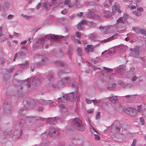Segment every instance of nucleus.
Here are the masks:
<instances>
[{
	"label": "nucleus",
	"instance_id": "35",
	"mask_svg": "<svg viewBox=\"0 0 146 146\" xmlns=\"http://www.w3.org/2000/svg\"><path fill=\"white\" fill-rule=\"evenodd\" d=\"M88 21L84 19H82L79 23H81L82 25H87V23H88Z\"/></svg>",
	"mask_w": 146,
	"mask_h": 146
},
{
	"label": "nucleus",
	"instance_id": "16",
	"mask_svg": "<svg viewBox=\"0 0 146 146\" xmlns=\"http://www.w3.org/2000/svg\"><path fill=\"white\" fill-rule=\"evenodd\" d=\"M60 100H58V99H54L53 100H46V105H47L48 104H51L52 105H54V103L55 104H57L56 102H58Z\"/></svg>",
	"mask_w": 146,
	"mask_h": 146
},
{
	"label": "nucleus",
	"instance_id": "20",
	"mask_svg": "<svg viewBox=\"0 0 146 146\" xmlns=\"http://www.w3.org/2000/svg\"><path fill=\"white\" fill-rule=\"evenodd\" d=\"M90 131L91 133L92 134L95 133V132L96 133L98 134V132L94 128V127L92 126V125L90 123Z\"/></svg>",
	"mask_w": 146,
	"mask_h": 146
},
{
	"label": "nucleus",
	"instance_id": "2",
	"mask_svg": "<svg viewBox=\"0 0 146 146\" xmlns=\"http://www.w3.org/2000/svg\"><path fill=\"white\" fill-rule=\"evenodd\" d=\"M78 95L77 91L72 92L68 94V97L66 95H63L62 97L58 98V100L64 102H66L68 100L73 101L77 98Z\"/></svg>",
	"mask_w": 146,
	"mask_h": 146
},
{
	"label": "nucleus",
	"instance_id": "13",
	"mask_svg": "<svg viewBox=\"0 0 146 146\" xmlns=\"http://www.w3.org/2000/svg\"><path fill=\"white\" fill-rule=\"evenodd\" d=\"M116 11L119 13H121V12L120 10L119 6L117 3H115L114 6L112 7V13L114 14L116 13Z\"/></svg>",
	"mask_w": 146,
	"mask_h": 146
},
{
	"label": "nucleus",
	"instance_id": "34",
	"mask_svg": "<svg viewBox=\"0 0 146 146\" xmlns=\"http://www.w3.org/2000/svg\"><path fill=\"white\" fill-rule=\"evenodd\" d=\"M54 63L55 65L57 66H63L64 65V64L63 62L59 61H55Z\"/></svg>",
	"mask_w": 146,
	"mask_h": 146
},
{
	"label": "nucleus",
	"instance_id": "32",
	"mask_svg": "<svg viewBox=\"0 0 146 146\" xmlns=\"http://www.w3.org/2000/svg\"><path fill=\"white\" fill-rule=\"evenodd\" d=\"M94 14L93 12H90L86 14V16L88 18L93 19Z\"/></svg>",
	"mask_w": 146,
	"mask_h": 146
},
{
	"label": "nucleus",
	"instance_id": "48",
	"mask_svg": "<svg viewBox=\"0 0 146 146\" xmlns=\"http://www.w3.org/2000/svg\"><path fill=\"white\" fill-rule=\"evenodd\" d=\"M129 17V15L125 13L123 16V18L124 19L125 21H126L128 19Z\"/></svg>",
	"mask_w": 146,
	"mask_h": 146
},
{
	"label": "nucleus",
	"instance_id": "33",
	"mask_svg": "<svg viewBox=\"0 0 146 146\" xmlns=\"http://www.w3.org/2000/svg\"><path fill=\"white\" fill-rule=\"evenodd\" d=\"M124 21L122 17H120L117 20V23H122L123 24L124 23Z\"/></svg>",
	"mask_w": 146,
	"mask_h": 146
},
{
	"label": "nucleus",
	"instance_id": "27",
	"mask_svg": "<svg viewBox=\"0 0 146 146\" xmlns=\"http://www.w3.org/2000/svg\"><path fill=\"white\" fill-rule=\"evenodd\" d=\"M87 25L90 27H95L96 26V23L92 21H88Z\"/></svg>",
	"mask_w": 146,
	"mask_h": 146
},
{
	"label": "nucleus",
	"instance_id": "43",
	"mask_svg": "<svg viewBox=\"0 0 146 146\" xmlns=\"http://www.w3.org/2000/svg\"><path fill=\"white\" fill-rule=\"evenodd\" d=\"M110 13L109 11H104V17H108L110 15Z\"/></svg>",
	"mask_w": 146,
	"mask_h": 146
},
{
	"label": "nucleus",
	"instance_id": "30",
	"mask_svg": "<svg viewBox=\"0 0 146 146\" xmlns=\"http://www.w3.org/2000/svg\"><path fill=\"white\" fill-rule=\"evenodd\" d=\"M92 102L94 103V105L98 103H100L102 102V99L100 100H92Z\"/></svg>",
	"mask_w": 146,
	"mask_h": 146
},
{
	"label": "nucleus",
	"instance_id": "38",
	"mask_svg": "<svg viewBox=\"0 0 146 146\" xmlns=\"http://www.w3.org/2000/svg\"><path fill=\"white\" fill-rule=\"evenodd\" d=\"M139 33H141L142 35H144L146 36V31L144 29H140Z\"/></svg>",
	"mask_w": 146,
	"mask_h": 146
},
{
	"label": "nucleus",
	"instance_id": "36",
	"mask_svg": "<svg viewBox=\"0 0 146 146\" xmlns=\"http://www.w3.org/2000/svg\"><path fill=\"white\" fill-rule=\"evenodd\" d=\"M27 110L26 109L23 108L19 110V112L22 115L26 113Z\"/></svg>",
	"mask_w": 146,
	"mask_h": 146
},
{
	"label": "nucleus",
	"instance_id": "29",
	"mask_svg": "<svg viewBox=\"0 0 146 146\" xmlns=\"http://www.w3.org/2000/svg\"><path fill=\"white\" fill-rule=\"evenodd\" d=\"M37 101L40 104L46 105V100L42 99H39L37 100Z\"/></svg>",
	"mask_w": 146,
	"mask_h": 146
},
{
	"label": "nucleus",
	"instance_id": "7",
	"mask_svg": "<svg viewBox=\"0 0 146 146\" xmlns=\"http://www.w3.org/2000/svg\"><path fill=\"white\" fill-rule=\"evenodd\" d=\"M45 80L46 81L47 83L48 84L50 85L54 89L59 88L57 84H54V80L52 75L50 76L49 77L48 76L47 78H45Z\"/></svg>",
	"mask_w": 146,
	"mask_h": 146
},
{
	"label": "nucleus",
	"instance_id": "37",
	"mask_svg": "<svg viewBox=\"0 0 146 146\" xmlns=\"http://www.w3.org/2000/svg\"><path fill=\"white\" fill-rule=\"evenodd\" d=\"M84 26L81 23H79L78 24L77 27V29L79 31H81L82 29Z\"/></svg>",
	"mask_w": 146,
	"mask_h": 146
},
{
	"label": "nucleus",
	"instance_id": "63",
	"mask_svg": "<svg viewBox=\"0 0 146 146\" xmlns=\"http://www.w3.org/2000/svg\"><path fill=\"white\" fill-rule=\"evenodd\" d=\"M41 5V3L40 2L39 3H38V5H37L36 8V9L37 10H38L39 9Z\"/></svg>",
	"mask_w": 146,
	"mask_h": 146
},
{
	"label": "nucleus",
	"instance_id": "44",
	"mask_svg": "<svg viewBox=\"0 0 146 146\" xmlns=\"http://www.w3.org/2000/svg\"><path fill=\"white\" fill-rule=\"evenodd\" d=\"M103 69L107 72H109L110 71L112 72L113 71L112 69L108 68L106 67H103Z\"/></svg>",
	"mask_w": 146,
	"mask_h": 146
},
{
	"label": "nucleus",
	"instance_id": "39",
	"mask_svg": "<svg viewBox=\"0 0 146 146\" xmlns=\"http://www.w3.org/2000/svg\"><path fill=\"white\" fill-rule=\"evenodd\" d=\"M77 52H78V55L79 56H81L82 54V49L80 48H77Z\"/></svg>",
	"mask_w": 146,
	"mask_h": 146
},
{
	"label": "nucleus",
	"instance_id": "18",
	"mask_svg": "<svg viewBox=\"0 0 146 146\" xmlns=\"http://www.w3.org/2000/svg\"><path fill=\"white\" fill-rule=\"evenodd\" d=\"M109 99L110 98V101L113 103L115 104L117 103L118 102V98L116 96H112L108 98Z\"/></svg>",
	"mask_w": 146,
	"mask_h": 146
},
{
	"label": "nucleus",
	"instance_id": "9",
	"mask_svg": "<svg viewBox=\"0 0 146 146\" xmlns=\"http://www.w3.org/2000/svg\"><path fill=\"white\" fill-rule=\"evenodd\" d=\"M130 50L131 51V54L133 57L137 58L140 54L139 50L137 47H135L134 48H130Z\"/></svg>",
	"mask_w": 146,
	"mask_h": 146
},
{
	"label": "nucleus",
	"instance_id": "23",
	"mask_svg": "<svg viewBox=\"0 0 146 146\" xmlns=\"http://www.w3.org/2000/svg\"><path fill=\"white\" fill-rule=\"evenodd\" d=\"M2 36H3V38H0V40L1 42L6 40L7 39V38L6 37L5 35L4 34H2L1 33H0V37Z\"/></svg>",
	"mask_w": 146,
	"mask_h": 146
},
{
	"label": "nucleus",
	"instance_id": "45",
	"mask_svg": "<svg viewBox=\"0 0 146 146\" xmlns=\"http://www.w3.org/2000/svg\"><path fill=\"white\" fill-rule=\"evenodd\" d=\"M100 18V16L94 13L93 19H99Z\"/></svg>",
	"mask_w": 146,
	"mask_h": 146
},
{
	"label": "nucleus",
	"instance_id": "47",
	"mask_svg": "<svg viewBox=\"0 0 146 146\" xmlns=\"http://www.w3.org/2000/svg\"><path fill=\"white\" fill-rule=\"evenodd\" d=\"M138 78L136 76H134L131 79V81L132 82H133L136 81L137 79Z\"/></svg>",
	"mask_w": 146,
	"mask_h": 146
},
{
	"label": "nucleus",
	"instance_id": "53",
	"mask_svg": "<svg viewBox=\"0 0 146 146\" xmlns=\"http://www.w3.org/2000/svg\"><path fill=\"white\" fill-rule=\"evenodd\" d=\"M72 54L71 51L70 50H69L68 52V56L70 59L71 58Z\"/></svg>",
	"mask_w": 146,
	"mask_h": 146
},
{
	"label": "nucleus",
	"instance_id": "52",
	"mask_svg": "<svg viewBox=\"0 0 146 146\" xmlns=\"http://www.w3.org/2000/svg\"><path fill=\"white\" fill-rule=\"evenodd\" d=\"M70 3V0H65L64 1V4L65 5H68Z\"/></svg>",
	"mask_w": 146,
	"mask_h": 146
},
{
	"label": "nucleus",
	"instance_id": "11",
	"mask_svg": "<svg viewBox=\"0 0 146 146\" xmlns=\"http://www.w3.org/2000/svg\"><path fill=\"white\" fill-rule=\"evenodd\" d=\"M58 106L61 110L62 113L63 115L65 116H66V115H67L69 113V112L67 108L62 104H60Z\"/></svg>",
	"mask_w": 146,
	"mask_h": 146
},
{
	"label": "nucleus",
	"instance_id": "17",
	"mask_svg": "<svg viewBox=\"0 0 146 146\" xmlns=\"http://www.w3.org/2000/svg\"><path fill=\"white\" fill-rule=\"evenodd\" d=\"M62 81L64 84H68L71 83V80L70 78L68 77H66L62 79Z\"/></svg>",
	"mask_w": 146,
	"mask_h": 146
},
{
	"label": "nucleus",
	"instance_id": "42",
	"mask_svg": "<svg viewBox=\"0 0 146 146\" xmlns=\"http://www.w3.org/2000/svg\"><path fill=\"white\" fill-rule=\"evenodd\" d=\"M21 15L23 17L26 18L27 19H31L32 17V16L31 15H25L23 14H22Z\"/></svg>",
	"mask_w": 146,
	"mask_h": 146
},
{
	"label": "nucleus",
	"instance_id": "51",
	"mask_svg": "<svg viewBox=\"0 0 146 146\" xmlns=\"http://www.w3.org/2000/svg\"><path fill=\"white\" fill-rule=\"evenodd\" d=\"M77 86V84L75 82H73L72 85V87L73 88H76Z\"/></svg>",
	"mask_w": 146,
	"mask_h": 146
},
{
	"label": "nucleus",
	"instance_id": "54",
	"mask_svg": "<svg viewBox=\"0 0 146 146\" xmlns=\"http://www.w3.org/2000/svg\"><path fill=\"white\" fill-rule=\"evenodd\" d=\"M14 16L13 15L10 14L8 15L7 19L9 20H11L14 17Z\"/></svg>",
	"mask_w": 146,
	"mask_h": 146
},
{
	"label": "nucleus",
	"instance_id": "55",
	"mask_svg": "<svg viewBox=\"0 0 146 146\" xmlns=\"http://www.w3.org/2000/svg\"><path fill=\"white\" fill-rule=\"evenodd\" d=\"M118 83L119 85L121 86H123L124 85V82L121 80L119 81Z\"/></svg>",
	"mask_w": 146,
	"mask_h": 146
},
{
	"label": "nucleus",
	"instance_id": "57",
	"mask_svg": "<svg viewBox=\"0 0 146 146\" xmlns=\"http://www.w3.org/2000/svg\"><path fill=\"white\" fill-rule=\"evenodd\" d=\"M76 35L78 38H80L81 37V34L79 32H77L76 33Z\"/></svg>",
	"mask_w": 146,
	"mask_h": 146
},
{
	"label": "nucleus",
	"instance_id": "56",
	"mask_svg": "<svg viewBox=\"0 0 146 146\" xmlns=\"http://www.w3.org/2000/svg\"><path fill=\"white\" fill-rule=\"evenodd\" d=\"M125 68V66L124 65H120L118 67V68L119 69H124Z\"/></svg>",
	"mask_w": 146,
	"mask_h": 146
},
{
	"label": "nucleus",
	"instance_id": "40",
	"mask_svg": "<svg viewBox=\"0 0 146 146\" xmlns=\"http://www.w3.org/2000/svg\"><path fill=\"white\" fill-rule=\"evenodd\" d=\"M90 45H88L87 46V47L85 48V50L86 52L89 53L90 52Z\"/></svg>",
	"mask_w": 146,
	"mask_h": 146
},
{
	"label": "nucleus",
	"instance_id": "10",
	"mask_svg": "<svg viewBox=\"0 0 146 146\" xmlns=\"http://www.w3.org/2000/svg\"><path fill=\"white\" fill-rule=\"evenodd\" d=\"M52 1L50 3L45 2L42 4V6L46 8V9H47L48 8L51 7L52 5H54L57 3L56 1L57 0H51Z\"/></svg>",
	"mask_w": 146,
	"mask_h": 146
},
{
	"label": "nucleus",
	"instance_id": "21",
	"mask_svg": "<svg viewBox=\"0 0 146 146\" xmlns=\"http://www.w3.org/2000/svg\"><path fill=\"white\" fill-rule=\"evenodd\" d=\"M21 65V67L22 68H26L29 67V63L27 61L24 64H19Z\"/></svg>",
	"mask_w": 146,
	"mask_h": 146
},
{
	"label": "nucleus",
	"instance_id": "4",
	"mask_svg": "<svg viewBox=\"0 0 146 146\" xmlns=\"http://www.w3.org/2000/svg\"><path fill=\"white\" fill-rule=\"evenodd\" d=\"M34 57L35 58H37L40 60V61L36 63V64L37 65H43L48 62L47 58L43 56L35 54Z\"/></svg>",
	"mask_w": 146,
	"mask_h": 146
},
{
	"label": "nucleus",
	"instance_id": "59",
	"mask_svg": "<svg viewBox=\"0 0 146 146\" xmlns=\"http://www.w3.org/2000/svg\"><path fill=\"white\" fill-rule=\"evenodd\" d=\"M67 11L66 9H64L61 11V14L63 15H65L67 13Z\"/></svg>",
	"mask_w": 146,
	"mask_h": 146
},
{
	"label": "nucleus",
	"instance_id": "62",
	"mask_svg": "<svg viewBox=\"0 0 146 146\" xmlns=\"http://www.w3.org/2000/svg\"><path fill=\"white\" fill-rule=\"evenodd\" d=\"M100 112H98L97 113L96 115V119H99L100 117H99V116H100Z\"/></svg>",
	"mask_w": 146,
	"mask_h": 146
},
{
	"label": "nucleus",
	"instance_id": "61",
	"mask_svg": "<svg viewBox=\"0 0 146 146\" xmlns=\"http://www.w3.org/2000/svg\"><path fill=\"white\" fill-rule=\"evenodd\" d=\"M141 105H139L137 106V111L139 112H140L141 111Z\"/></svg>",
	"mask_w": 146,
	"mask_h": 146
},
{
	"label": "nucleus",
	"instance_id": "5",
	"mask_svg": "<svg viewBox=\"0 0 146 146\" xmlns=\"http://www.w3.org/2000/svg\"><path fill=\"white\" fill-rule=\"evenodd\" d=\"M23 104L25 107L28 109L33 108L35 105L34 101L31 98L25 99L23 102Z\"/></svg>",
	"mask_w": 146,
	"mask_h": 146
},
{
	"label": "nucleus",
	"instance_id": "49",
	"mask_svg": "<svg viewBox=\"0 0 146 146\" xmlns=\"http://www.w3.org/2000/svg\"><path fill=\"white\" fill-rule=\"evenodd\" d=\"M140 121L142 125H144V119L143 117H141L140 118Z\"/></svg>",
	"mask_w": 146,
	"mask_h": 146
},
{
	"label": "nucleus",
	"instance_id": "8",
	"mask_svg": "<svg viewBox=\"0 0 146 146\" xmlns=\"http://www.w3.org/2000/svg\"><path fill=\"white\" fill-rule=\"evenodd\" d=\"M124 112L132 116H135L137 115L136 110L131 108H128L124 109Z\"/></svg>",
	"mask_w": 146,
	"mask_h": 146
},
{
	"label": "nucleus",
	"instance_id": "6",
	"mask_svg": "<svg viewBox=\"0 0 146 146\" xmlns=\"http://www.w3.org/2000/svg\"><path fill=\"white\" fill-rule=\"evenodd\" d=\"M120 129V123L118 121H116L111 125V131L113 133L119 132Z\"/></svg>",
	"mask_w": 146,
	"mask_h": 146
},
{
	"label": "nucleus",
	"instance_id": "15",
	"mask_svg": "<svg viewBox=\"0 0 146 146\" xmlns=\"http://www.w3.org/2000/svg\"><path fill=\"white\" fill-rule=\"evenodd\" d=\"M48 122L51 124L55 125L57 122V120L55 117L48 118L47 120Z\"/></svg>",
	"mask_w": 146,
	"mask_h": 146
},
{
	"label": "nucleus",
	"instance_id": "58",
	"mask_svg": "<svg viewBox=\"0 0 146 146\" xmlns=\"http://www.w3.org/2000/svg\"><path fill=\"white\" fill-rule=\"evenodd\" d=\"M35 68V65L34 64H32L31 66V70L32 72L34 71Z\"/></svg>",
	"mask_w": 146,
	"mask_h": 146
},
{
	"label": "nucleus",
	"instance_id": "31",
	"mask_svg": "<svg viewBox=\"0 0 146 146\" xmlns=\"http://www.w3.org/2000/svg\"><path fill=\"white\" fill-rule=\"evenodd\" d=\"M75 5L78 8H80L82 7V5L79 2L78 0H76Z\"/></svg>",
	"mask_w": 146,
	"mask_h": 146
},
{
	"label": "nucleus",
	"instance_id": "46",
	"mask_svg": "<svg viewBox=\"0 0 146 146\" xmlns=\"http://www.w3.org/2000/svg\"><path fill=\"white\" fill-rule=\"evenodd\" d=\"M137 142V140L136 139H134L133 140V142L131 146H136Z\"/></svg>",
	"mask_w": 146,
	"mask_h": 146
},
{
	"label": "nucleus",
	"instance_id": "26",
	"mask_svg": "<svg viewBox=\"0 0 146 146\" xmlns=\"http://www.w3.org/2000/svg\"><path fill=\"white\" fill-rule=\"evenodd\" d=\"M17 57L19 58H21L23 57L25 55V53L21 51L18 53H17Z\"/></svg>",
	"mask_w": 146,
	"mask_h": 146
},
{
	"label": "nucleus",
	"instance_id": "12",
	"mask_svg": "<svg viewBox=\"0 0 146 146\" xmlns=\"http://www.w3.org/2000/svg\"><path fill=\"white\" fill-rule=\"evenodd\" d=\"M59 135V134L58 131L54 128L51 129L49 133V136L52 137H55L58 136Z\"/></svg>",
	"mask_w": 146,
	"mask_h": 146
},
{
	"label": "nucleus",
	"instance_id": "28",
	"mask_svg": "<svg viewBox=\"0 0 146 146\" xmlns=\"http://www.w3.org/2000/svg\"><path fill=\"white\" fill-rule=\"evenodd\" d=\"M141 28L136 27H132V30L136 33H139V31Z\"/></svg>",
	"mask_w": 146,
	"mask_h": 146
},
{
	"label": "nucleus",
	"instance_id": "3",
	"mask_svg": "<svg viewBox=\"0 0 146 146\" xmlns=\"http://www.w3.org/2000/svg\"><path fill=\"white\" fill-rule=\"evenodd\" d=\"M72 124L74 128L77 130L83 131L85 129L84 126L78 118H76L73 119Z\"/></svg>",
	"mask_w": 146,
	"mask_h": 146
},
{
	"label": "nucleus",
	"instance_id": "64",
	"mask_svg": "<svg viewBox=\"0 0 146 146\" xmlns=\"http://www.w3.org/2000/svg\"><path fill=\"white\" fill-rule=\"evenodd\" d=\"M63 73V72L62 70H60L59 71H58V74L59 75H60Z\"/></svg>",
	"mask_w": 146,
	"mask_h": 146
},
{
	"label": "nucleus",
	"instance_id": "25",
	"mask_svg": "<svg viewBox=\"0 0 146 146\" xmlns=\"http://www.w3.org/2000/svg\"><path fill=\"white\" fill-rule=\"evenodd\" d=\"M57 84L59 88L62 87L64 86V83L62 81V80H59L57 83Z\"/></svg>",
	"mask_w": 146,
	"mask_h": 146
},
{
	"label": "nucleus",
	"instance_id": "22",
	"mask_svg": "<svg viewBox=\"0 0 146 146\" xmlns=\"http://www.w3.org/2000/svg\"><path fill=\"white\" fill-rule=\"evenodd\" d=\"M109 29V28L108 27H99V29L101 31H103L104 33H107L108 32H107V31Z\"/></svg>",
	"mask_w": 146,
	"mask_h": 146
},
{
	"label": "nucleus",
	"instance_id": "41",
	"mask_svg": "<svg viewBox=\"0 0 146 146\" xmlns=\"http://www.w3.org/2000/svg\"><path fill=\"white\" fill-rule=\"evenodd\" d=\"M133 13L138 16H140L141 15V13L137 10L134 11H133Z\"/></svg>",
	"mask_w": 146,
	"mask_h": 146
},
{
	"label": "nucleus",
	"instance_id": "24",
	"mask_svg": "<svg viewBox=\"0 0 146 146\" xmlns=\"http://www.w3.org/2000/svg\"><path fill=\"white\" fill-rule=\"evenodd\" d=\"M40 83V80L37 78H35L32 81V83L35 86H37L38 84Z\"/></svg>",
	"mask_w": 146,
	"mask_h": 146
},
{
	"label": "nucleus",
	"instance_id": "1",
	"mask_svg": "<svg viewBox=\"0 0 146 146\" xmlns=\"http://www.w3.org/2000/svg\"><path fill=\"white\" fill-rule=\"evenodd\" d=\"M49 37H50L52 40L54 41L57 40L58 38L57 35H46L44 38H41V41L43 47L45 46L46 48H48L49 45L50 43V40L49 38Z\"/></svg>",
	"mask_w": 146,
	"mask_h": 146
},
{
	"label": "nucleus",
	"instance_id": "14",
	"mask_svg": "<svg viewBox=\"0 0 146 146\" xmlns=\"http://www.w3.org/2000/svg\"><path fill=\"white\" fill-rule=\"evenodd\" d=\"M10 7V3L7 0L3 3V5L2 7V9L4 11H6Z\"/></svg>",
	"mask_w": 146,
	"mask_h": 146
},
{
	"label": "nucleus",
	"instance_id": "50",
	"mask_svg": "<svg viewBox=\"0 0 146 146\" xmlns=\"http://www.w3.org/2000/svg\"><path fill=\"white\" fill-rule=\"evenodd\" d=\"M94 138L96 140H98L100 139V137L97 134H94Z\"/></svg>",
	"mask_w": 146,
	"mask_h": 146
},
{
	"label": "nucleus",
	"instance_id": "19",
	"mask_svg": "<svg viewBox=\"0 0 146 146\" xmlns=\"http://www.w3.org/2000/svg\"><path fill=\"white\" fill-rule=\"evenodd\" d=\"M118 34H115V35H113L112 36H111L108 38L105 39L104 40H102V42H109L112 40H113L114 39V36H115L117 35Z\"/></svg>",
	"mask_w": 146,
	"mask_h": 146
},
{
	"label": "nucleus",
	"instance_id": "60",
	"mask_svg": "<svg viewBox=\"0 0 146 146\" xmlns=\"http://www.w3.org/2000/svg\"><path fill=\"white\" fill-rule=\"evenodd\" d=\"M14 68H10L9 69V70H8L9 72L10 73H12L14 70Z\"/></svg>",
	"mask_w": 146,
	"mask_h": 146
}]
</instances>
